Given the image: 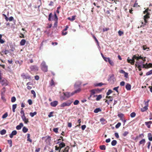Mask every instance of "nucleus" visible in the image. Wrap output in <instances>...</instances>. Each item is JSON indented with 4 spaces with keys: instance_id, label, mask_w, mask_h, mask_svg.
<instances>
[{
    "instance_id": "2",
    "label": "nucleus",
    "mask_w": 152,
    "mask_h": 152,
    "mask_svg": "<svg viewBox=\"0 0 152 152\" xmlns=\"http://www.w3.org/2000/svg\"><path fill=\"white\" fill-rule=\"evenodd\" d=\"M41 69L44 72H46L48 71V66L46 65L45 62L43 61L41 64Z\"/></svg>"
},
{
    "instance_id": "7",
    "label": "nucleus",
    "mask_w": 152,
    "mask_h": 152,
    "mask_svg": "<svg viewBox=\"0 0 152 152\" xmlns=\"http://www.w3.org/2000/svg\"><path fill=\"white\" fill-rule=\"evenodd\" d=\"M100 91V90L99 89H96L91 90L90 92H91L90 94L93 96L94 94H97Z\"/></svg>"
},
{
    "instance_id": "47",
    "label": "nucleus",
    "mask_w": 152,
    "mask_h": 152,
    "mask_svg": "<svg viewBox=\"0 0 152 152\" xmlns=\"http://www.w3.org/2000/svg\"><path fill=\"white\" fill-rule=\"evenodd\" d=\"M31 93L33 94V96L34 98H35L36 97V94L35 91L33 90H31Z\"/></svg>"
},
{
    "instance_id": "8",
    "label": "nucleus",
    "mask_w": 152,
    "mask_h": 152,
    "mask_svg": "<svg viewBox=\"0 0 152 152\" xmlns=\"http://www.w3.org/2000/svg\"><path fill=\"white\" fill-rule=\"evenodd\" d=\"M30 68L31 71H37L38 69V67L35 65L31 66L30 67Z\"/></svg>"
},
{
    "instance_id": "25",
    "label": "nucleus",
    "mask_w": 152,
    "mask_h": 152,
    "mask_svg": "<svg viewBox=\"0 0 152 152\" xmlns=\"http://www.w3.org/2000/svg\"><path fill=\"white\" fill-rule=\"evenodd\" d=\"M144 137V134H143L142 133L141 134H140L139 135V136H136L135 137V140L137 139L140 137L142 138Z\"/></svg>"
},
{
    "instance_id": "36",
    "label": "nucleus",
    "mask_w": 152,
    "mask_h": 152,
    "mask_svg": "<svg viewBox=\"0 0 152 152\" xmlns=\"http://www.w3.org/2000/svg\"><path fill=\"white\" fill-rule=\"evenodd\" d=\"M97 98L96 99V101L99 100L102 98V96L101 95H97Z\"/></svg>"
},
{
    "instance_id": "42",
    "label": "nucleus",
    "mask_w": 152,
    "mask_h": 152,
    "mask_svg": "<svg viewBox=\"0 0 152 152\" xmlns=\"http://www.w3.org/2000/svg\"><path fill=\"white\" fill-rule=\"evenodd\" d=\"M23 131L24 133L28 131V129L26 127H24L23 128Z\"/></svg>"
},
{
    "instance_id": "15",
    "label": "nucleus",
    "mask_w": 152,
    "mask_h": 152,
    "mask_svg": "<svg viewBox=\"0 0 152 152\" xmlns=\"http://www.w3.org/2000/svg\"><path fill=\"white\" fill-rule=\"evenodd\" d=\"M150 67H152V64L149 63L148 65H147L146 66H145V65H142V68H143L148 69Z\"/></svg>"
},
{
    "instance_id": "43",
    "label": "nucleus",
    "mask_w": 152,
    "mask_h": 152,
    "mask_svg": "<svg viewBox=\"0 0 152 152\" xmlns=\"http://www.w3.org/2000/svg\"><path fill=\"white\" fill-rule=\"evenodd\" d=\"M7 142L10 144V147H11L12 146V142L11 140H7Z\"/></svg>"
},
{
    "instance_id": "27",
    "label": "nucleus",
    "mask_w": 152,
    "mask_h": 152,
    "mask_svg": "<svg viewBox=\"0 0 152 152\" xmlns=\"http://www.w3.org/2000/svg\"><path fill=\"white\" fill-rule=\"evenodd\" d=\"M53 17L52 14V13H50L48 16V20L49 21H51L52 20V18Z\"/></svg>"
},
{
    "instance_id": "49",
    "label": "nucleus",
    "mask_w": 152,
    "mask_h": 152,
    "mask_svg": "<svg viewBox=\"0 0 152 152\" xmlns=\"http://www.w3.org/2000/svg\"><path fill=\"white\" fill-rule=\"evenodd\" d=\"M8 116V113H4L2 116V118H6Z\"/></svg>"
},
{
    "instance_id": "6",
    "label": "nucleus",
    "mask_w": 152,
    "mask_h": 152,
    "mask_svg": "<svg viewBox=\"0 0 152 152\" xmlns=\"http://www.w3.org/2000/svg\"><path fill=\"white\" fill-rule=\"evenodd\" d=\"M109 78L108 79V81H109L111 84H113L114 81V76L113 75H112L109 76Z\"/></svg>"
},
{
    "instance_id": "38",
    "label": "nucleus",
    "mask_w": 152,
    "mask_h": 152,
    "mask_svg": "<svg viewBox=\"0 0 152 152\" xmlns=\"http://www.w3.org/2000/svg\"><path fill=\"white\" fill-rule=\"evenodd\" d=\"M136 66H137V67L138 68L139 71H140L141 70V65L139 64V63L138 64H136L135 65Z\"/></svg>"
},
{
    "instance_id": "39",
    "label": "nucleus",
    "mask_w": 152,
    "mask_h": 152,
    "mask_svg": "<svg viewBox=\"0 0 152 152\" xmlns=\"http://www.w3.org/2000/svg\"><path fill=\"white\" fill-rule=\"evenodd\" d=\"M53 20H54L55 21H57L58 20V17L56 13H55L54 19H52Z\"/></svg>"
},
{
    "instance_id": "3",
    "label": "nucleus",
    "mask_w": 152,
    "mask_h": 152,
    "mask_svg": "<svg viewBox=\"0 0 152 152\" xmlns=\"http://www.w3.org/2000/svg\"><path fill=\"white\" fill-rule=\"evenodd\" d=\"M72 102V101L70 100H68L67 101L63 102L60 105L61 107H64L66 106H69L70 105Z\"/></svg>"
},
{
    "instance_id": "26",
    "label": "nucleus",
    "mask_w": 152,
    "mask_h": 152,
    "mask_svg": "<svg viewBox=\"0 0 152 152\" xmlns=\"http://www.w3.org/2000/svg\"><path fill=\"white\" fill-rule=\"evenodd\" d=\"M37 114V112H34V113L31 112L29 113V115L31 116V117H33L35 115H36Z\"/></svg>"
},
{
    "instance_id": "61",
    "label": "nucleus",
    "mask_w": 152,
    "mask_h": 152,
    "mask_svg": "<svg viewBox=\"0 0 152 152\" xmlns=\"http://www.w3.org/2000/svg\"><path fill=\"white\" fill-rule=\"evenodd\" d=\"M124 77H126V78H128V73L127 72H125L124 73Z\"/></svg>"
},
{
    "instance_id": "16",
    "label": "nucleus",
    "mask_w": 152,
    "mask_h": 152,
    "mask_svg": "<svg viewBox=\"0 0 152 152\" xmlns=\"http://www.w3.org/2000/svg\"><path fill=\"white\" fill-rule=\"evenodd\" d=\"M51 140V137L49 136H48L47 137L45 140V142L49 144L50 143V142Z\"/></svg>"
},
{
    "instance_id": "32",
    "label": "nucleus",
    "mask_w": 152,
    "mask_h": 152,
    "mask_svg": "<svg viewBox=\"0 0 152 152\" xmlns=\"http://www.w3.org/2000/svg\"><path fill=\"white\" fill-rule=\"evenodd\" d=\"M99 148L101 150H105L106 146L104 145H101L99 146Z\"/></svg>"
},
{
    "instance_id": "58",
    "label": "nucleus",
    "mask_w": 152,
    "mask_h": 152,
    "mask_svg": "<svg viewBox=\"0 0 152 152\" xmlns=\"http://www.w3.org/2000/svg\"><path fill=\"white\" fill-rule=\"evenodd\" d=\"M124 115L122 113L119 114H118V116L120 118H123Z\"/></svg>"
},
{
    "instance_id": "45",
    "label": "nucleus",
    "mask_w": 152,
    "mask_h": 152,
    "mask_svg": "<svg viewBox=\"0 0 152 152\" xmlns=\"http://www.w3.org/2000/svg\"><path fill=\"white\" fill-rule=\"evenodd\" d=\"M69 149V146H67L64 149V152H68Z\"/></svg>"
},
{
    "instance_id": "54",
    "label": "nucleus",
    "mask_w": 152,
    "mask_h": 152,
    "mask_svg": "<svg viewBox=\"0 0 152 152\" xmlns=\"http://www.w3.org/2000/svg\"><path fill=\"white\" fill-rule=\"evenodd\" d=\"M129 133V132L126 131L123 134V135L124 137H126L127 135V134H128Z\"/></svg>"
},
{
    "instance_id": "55",
    "label": "nucleus",
    "mask_w": 152,
    "mask_h": 152,
    "mask_svg": "<svg viewBox=\"0 0 152 152\" xmlns=\"http://www.w3.org/2000/svg\"><path fill=\"white\" fill-rule=\"evenodd\" d=\"M113 91L110 89L107 92V95L108 96L110 95V94L112 93Z\"/></svg>"
},
{
    "instance_id": "37",
    "label": "nucleus",
    "mask_w": 152,
    "mask_h": 152,
    "mask_svg": "<svg viewBox=\"0 0 152 152\" xmlns=\"http://www.w3.org/2000/svg\"><path fill=\"white\" fill-rule=\"evenodd\" d=\"M100 121L101 122L102 124H104L106 123V121L103 118H101L100 119Z\"/></svg>"
},
{
    "instance_id": "60",
    "label": "nucleus",
    "mask_w": 152,
    "mask_h": 152,
    "mask_svg": "<svg viewBox=\"0 0 152 152\" xmlns=\"http://www.w3.org/2000/svg\"><path fill=\"white\" fill-rule=\"evenodd\" d=\"M110 59V58H107L105 57L104 58H103L104 60L107 62H108V61Z\"/></svg>"
},
{
    "instance_id": "50",
    "label": "nucleus",
    "mask_w": 152,
    "mask_h": 152,
    "mask_svg": "<svg viewBox=\"0 0 152 152\" xmlns=\"http://www.w3.org/2000/svg\"><path fill=\"white\" fill-rule=\"evenodd\" d=\"M136 113L134 112H132L130 114V116L132 118H134L135 117Z\"/></svg>"
},
{
    "instance_id": "53",
    "label": "nucleus",
    "mask_w": 152,
    "mask_h": 152,
    "mask_svg": "<svg viewBox=\"0 0 152 152\" xmlns=\"http://www.w3.org/2000/svg\"><path fill=\"white\" fill-rule=\"evenodd\" d=\"M121 125V123L120 122H118L115 126L116 128H118Z\"/></svg>"
},
{
    "instance_id": "19",
    "label": "nucleus",
    "mask_w": 152,
    "mask_h": 152,
    "mask_svg": "<svg viewBox=\"0 0 152 152\" xmlns=\"http://www.w3.org/2000/svg\"><path fill=\"white\" fill-rule=\"evenodd\" d=\"M66 145L63 142H61L59 144V147L60 148V150H61V149L65 146Z\"/></svg>"
},
{
    "instance_id": "44",
    "label": "nucleus",
    "mask_w": 152,
    "mask_h": 152,
    "mask_svg": "<svg viewBox=\"0 0 152 152\" xmlns=\"http://www.w3.org/2000/svg\"><path fill=\"white\" fill-rule=\"evenodd\" d=\"M108 62L112 66H113L114 65V63L113 61L112 60H110V59L108 61Z\"/></svg>"
},
{
    "instance_id": "30",
    "label": "nucleus",
    "mask_w": 152,
    "mask_h": 152,
    "mask_svg": "<svg viewBox=\"0 0 152 152\" xmlns=\"http://www.w3.org/2000/svg\"><path fill=\"white\" fill-rule=\"evenodd\" d=\"M20 113L21 115V117H23V116H24L25 115V113L23 108H22L21 109Z\"/></svg>"
},
{
    "instance_id": "59",
    "label": "nucleus",
    "mask_w": 152,
    "mask_h": 152,
    "mask_svg": "<svg viewBox=\"0 0 152 152\" xmlns=\"http://www.w3.org/2000/svg\"><path fill=\"white\" fill-rule=\"evenodd\" d=\"M28 103L30 105L32 104V100L30 99H29L28 100Z\"/></svg>"
},
{
    "instance_id": "63",
    "label": "nucleus",
    "mask_w": 152,
    "mask_h": 152,
    "mask_svg": "<svg viewBox=\"0 0 152 152\" xmlns=\"http://www.w3.org/2000/svg\"><path fill=\"white\" fill-rule=\"evenodd\" d=\"M118 88H119V86L114 87L113 88V90L117 92L118 93Z\"/></svg>"
},
{
    "instance_id": "35",
    "label": "nucleus",
    "mask_w": 152,
    "mask_h": 152,
    "mask_svg": "<svg viewBox=\"0 0 152 152\" xmlns=\"http://www.w3.org/2000/svg\"><path fill=\"white\" fill-rule=\"evenodd\" d=\"M0 134L1 135H3L5 134L6 133V130L4 129L1 130L0 131Z\"/></svg>"
},
{
    "instance_id": "23",
    "label": "nucleus",
    "mask_w": 152,
    "mask_h": 152,
    "mask_svg": "<svg viewBox=\"0 0 152 152\" xmlns=\"http://www.w3.org/2000/svg\"><path fill=\"white\" fill-rule=\"evenodd\" d=\"M148 140L150 141H152V134L150 133H149L148 134Z\"/></svg>"
},
{
    "instance_id": "14",
    "label": "nucleus",
    "mask_w": 152,
    "mask_h": 152,
    "mask_svg": "<svg viewBox=\"0 0 152 152\" xmlns=\"http://www.w3.org/2000/svg\"><path fill=\"white\" fill-rule=\"evenodd\" d=\"M56 84V83L54 82L53 79H51L49 82L50 85L51 86L54 87Z\"/></svg>"
},
{
    "instance_id": "24",
    "label": "nucleus",
    "mask_w": 152,
    "mask_h": 152,
    "mask_svg": "<svg viewBox=\"0 0 152 152\" xmlns=\"http://www.w3.org/2000/svg\"><path fill=\"white\" fill-rule=\"evenodd\" d=\"M81 89L80 88H79L77 90H75L73 92H72V95H73L75 93H79Z\"/></svg>"
},
{
    "instance_id": "64",
    "label": "nucleus",
    "mask_w": 152,
    "mask_h": 152,
    "mask_svg": "<svg viewBox=\"0 0 152 152\" xmlns=\"http://www.w3.org/2000/svg\"><path fill=\"white\" fill-rule=\"evenodd\" d=\"M53 113V112H50L48 115V117L50 118L51 117L53 116V115H52Z\"/></svg>"
},
{
    "instance_id": "62",
    "label": "nucleus",
    "mask_w": 152,
    "mask_h": 152,
    "mask_svg": "<svg viewBox=\"0 0 152 152\" xmlns=\"http://www.w3.org/2000/svg\"><path fill=\"white\" fill-rule=\"evenodd\" d=\"M14 20V18L13 17L11 16L8 18V20L10 21H12Z\"/></svg>"
},
{
    "instance_id": "33",
    "label": "nucleus",
    "mask_w": 152,
    "mask_h": 152,
    "mask_svg": "<svg viewBox=\"0 0 152 152\" xmlns=\"http://www.w3.org/2000/svg\"><path fill=\"white\" fill-rule=\"evenodd\" d=\"M17 104H14L12 105V111L13 112H15V109L17 107Z\"/></svg>"
},
{
    "instance_id": "11",
    "label": "nucleus",
    "mask_w": 152,
    "mask_h": 152,
    "mask_svg": "<svg viewBox=\"0 0 152 152\" xmlns=\"http://www.w3.org/2000/svg\"><path fill=\"white\" fill-rule=\"evenodd\" d=\"M58 103L57 101H55L51 102L50 103V104L52 107H55L57 105Z\"/></svg>"
},
{
    "instance_id": "29",
    "label": "nucleus",
    "mask_w": 152,
    "mask_h": 152,
    "mask_svg": "<svg viewBox=\"0 0 152 152\" xmlns=\"http://www.w3.org/2000/svg\"><path fill=\"white\" fill-rule=\"evenodd\" d=\"M145 142V139H142L141 141H140L139 142V144H143V145H144V144Z\"/></svg>"
},
{
    "instance_id": "52",
    "label": "nucleus",
    "mask_w": 152,
    "mask_h": 152,
    "mask_svg": "<svg viewBox=\"0 0 152 152\" xmlns=\"http://www.w3.org/2000/svg\"><path fill=\"white\" fill-rule=\"evenodd\" d=\"M79 103V101L77 100H76L73 103L74 105H76L78 104Z\"/></svg>"
},
{
    "instance_id": "56",
    "label": "nucleus",
    "mask_w": 152,
    "mask_h": 152,
    "mask_svg": "<svg viewBox=\"0 0 152 152\" xmlns=\"http://www.w3.org/2000/svg\"><path fill=\"white\" fill-rule=\"evenodd\" d=\"M55 150L56 151H58L59 152H60L61 151V150H60V147H58L57 145H56L55 146Z\"/></svg>"
},
{
    "instance_id": "46",
    "label": "nucleus",
    "mask_w": 152,
    "mask_h": 152,
    "mask_svg": "<svg viewBox=\"0 0 152 152\" xmlns=\"http://www.w3.org/2000/svg\"><path fill=\"white\" fill-rule=\"evenodd\" d=\"M16 99L15 96H13L11 98V101L12 102H14L16 101Z\"/></svg>"
},
{
    "instance_id": "22",
    "label": "nucleus",
    "mask_w": 152,
    "mask_h": 152,
    "mask_svg": "<svg viewBox=\"0 0 152 152\" xmlns=\"http://www.w3.org/2000/svg\"><path fill=\"white\" fill-rule=\"evenodd\" d=\"M26 42V41L24 39H22L20 42V45H21L23 46L25 45Z\"/></svg>"
},
{
    "instance_id": "18",
    "label": "nucleus",
    "mask_w": 152,
    "mask_h": 152,
    "mask_svg": "<svg viewBox=\"0 0 152 152\" xmlns=\"http://www.w3.org/2000/svg\"><path fill=\"white\" fill-rule=\"evenodd\" d=\"M131 86L129 83H127L126 86V88L128 91L130 90L131 89Z\"/></svg>"
},
{
    "instance_id": "9",
    "label": "nucleus",
    "mask_w": 152,
    "mask_h": 152,
    "mask_svg": "<svg viewBox=\"0 0 152 152\" xmlns=\"http://www.w3.org/2000/svg\"><path fill=\"white\" fill-rule=\"evenodd\" d=\"M150 15V14L149 13H147L144 16V19L145 23H147L148 21L147 20V19L149 18L150 16L149 15Z\"/></svg>"
},
{
    "instance_id": "28",
    "label": "nucleus",
    "mask_w": 152,
    "mask_h": 152,
    "mask_svg": "<svg viewBox=\"0 0 152 152\" xmlns=\"http://www.w3.org/2000/svg\"><path fill=\"white\" fill-rule=\"evenodd\" d=\"M30 134H27V140L30 142H32V140L30 138Z\"/></svg>"
},
{
    "instance_id": "12",
    "label": "nucleus",
    "mask_w": 152,
    "mask_h": 152,
    "mask_svg": "<svg viewBox=\"0 0 152 152\" xmlns=\"http://www.w3.org/2000/svg\"><path fill=\"white\" fill-rule=\"evenodd\" d=\"M63 94H64V95L65 97H66L67 98H69L72 95V94H71L70 93L68 92H63Z\"/></svg>"
},
{
    "instance_id": "1",
    "label": "nucleus",
    "mask_w": 152,
    "mask_h": 152,
    "mask_svg": "<svg viewBox=\"0 0 152 152\" xmlns=\"http://www.w3.org/2000/svg\"><path fill=\"white\" fill-rule=\"evenodd\" d=\"M140 59H143V57H141V56H137V55H135L133 56L131 59H129V57H128L127 59V61L132 65H134L135 62V59H136L137 60L136 63L137 64L139 63V60Z\"/></svg>"
},
{
    "instance_id": "10",
    "label": "nucleus",
    "mask_w": 152,
    "mask_h": 152,
    "mask_svg": "<svg viewBox=\"0 0 152 152\" xmlns=\"http://www.w3.org/2000/svg\"><path fill=\"white\" fill-rule=\"evenodd\" d=\"M21 117L25 124H27L28 122L29 121L28 118H26L25 115L23 116V117Z\"/></svg>"
},
{
    "instance_id": "40",
    "label": "nucleus",
    "mask_w": 152,
    "mask_h": 152,
    "mask_svg": "<svg viewBox=\"0 0 152 152\" xmlns=\"http://www.w3.org/2000/svg\"><path fill=\"white\" fill-rule=\"evenodd\" d=\"M117 143V142L116 140H113L111 142V145L113 146H115L116 144Z\"/></svg>"
},
{
    "instance_id": "21",
    "label": "nucleus",
    "mask_w": 152,
    "mask_h": 152,
    "mask_svg": "<svg viewBox=\"0 0 152 152\" xmlns=\"http://www.w3.org/2000/svg\"><path fill=\"white\" fill-rule=\"evenodd\" d=\"M76 17V15H73L72 16V18L68 17L67 19L71 21H73L75 20Z\"/></svg>"
},
{
    "instance_id": "5",
    "label": "nucleus",
    "mask_w": 152,
    "mask_h": 152,
    "mask_svg": "<svg viewBox=\"0 0 152 152\" xmlns=\"http://www.w3.org/2000/svg\"><path fill=\"white\" fill-rule=\"evenodd\" d=\"M21 76L23 79H31V76L27 74H26L24 73H23L21 75Z\"/></svg>"
},
{
    "instance_id": "34",
    "label": "nucleus",
    "mask_w": 152,
    "mask_h": 152,
    "mask_svg": "<svg viewBox=\"0 0 152 152\" xmlns=\"http://www.w3.org/2000/svg\"><path fill=\"white\" fill-rule=\"evenodd\" d=\"M106 84L105 83H97L95 85L96 86H101L103 85H106Z\"/></svg>"
},
{
    "instance_id": "17",
    "label": "nucleus",
    "mask_w": 152,
    "mask_h": 152,
    "mask_svg": "<svg viewBox=\"0 0 152 152\" xmlns=\"http://www.w3.org/2000/svg\"><path fill=\"white\" fill-rule=\"evenodd\" d=\"M23 126V124L22 123H21L19 125H18L16 127V129L17 130H20L21 129L22 127Z\"/></svg>"
},
{
    "instance_id": "41",
    "label": "nucleus",
    "mask_w": 152,
    "mask_h": 152,
    "mask_svg": "<svg viewBox=\"0 0 152 152\" xmlns=\"http://www.w3.org/2000/svg\"><path fill=\"white\" fill-rule=\"evenodd\" d=\"M2 35L0 34V43L1 44H3L5 42V41L1 39Z\"/></svg>"
},
{
    "instance_id": "20",
    "label": "nucleus",
    "mask_w": 152,
    "mask_h": 152,
    "mask_svg": "<svg viewBox=\"0 0 152 152\" xmlns=\"http://www.w3.org/2000/svg\"><path fill=\"white\" fill-rule=\"evenodd\" d=\"M152 123V122L149 121L145 122V124L147 126V127L149 128H150V125Z\"/></svg>"
},
{
    "instance_id": "51",
    "label": "nucleus",
    "mask_w": 152,
    "mask_h": 152,
    "mask_svg": "<svg viewBox=\"0 0 152 152\" xmlns=\"http://www.w3.org/2000/svg\"><path fill=\"white\" fill-rule=\"evenodd\" d=\"M118 35L119 36H121L122 35L124 34V32L120 30H119L118 31Z\"/></svg>"
},
{
    "instance_id": "31",
    "label": "nucleus",
    "mask_w": 152,
    "mask_h": 152,
    "mask_svg": "<svg viewBox=\"0 0 152 152\" xmlns=\"http://www.w3.org/2000/svg\"><path fill=\"white\" fill-rule=\"evenodd\" d=\"M101 111V110L100 108H96L94 110V112L95 113H97Z\"/></svg>"
},
{
    "instance_id": "57",
    "label": "nucleus",
    "mask_w": 152,
    "mask_h": 152,
    "mask_svg": "<svg viewBox=\"0 0 152 152\" xmlns=\"http://www.w3.org/2000/svg\"><path fill=\"white\" fill-rule=\"evenodd\" d=\"M3 15L4 16L5 18V19L7 21H8V18L6 16V15L4 14H3Z\"/></svg>"
},
{
    "instance_id": "13",
    "label": "nucleus",
    "mask_w": 152,
    "mask_h": 152,
    "mask_svg": "<svg viewBox=\"0 0 152 152\" xmlns=\"http://www.w3.org/2000/svg\"><path fill=\"white\" fill-rule=\"evenodd\" d=\"M17 134V132L16 130L13 131L10 134L9 136L10 138H12L14 135H16Z\"/></svg>"
},
{
    "instance_id": "48",
    "label": "nucleus",
    "mask_w": 152,
    "mask_h": 152,
    "mask_svg": "<svg viewBox=\"0 0 152 152\" xmlns=\"http://www.w3.org/2000/svg\"><path fill=\"white\" fill-rule=\"evenodd\" d=\"M93 38L94 39L96 42L97 43V45H99V42H98V40L96 38V37L94 35H93Z\"/></svg>"
},
{
    "instance_id": "4",
    "label": "nucleus",
    "mask_w": 152,
    "mask_h": 152,
    "mask_svg": "<svg viewBox=\"0 0 152 152\" xmlns=\"http://www.w3.org/2000/svg\"><path fill=\"white\" fill-rule=\"evenodd\" d=\"M149 101V100H148L147 101L145 102V106L143 108L141 109V110L142 112H144L146 111L148 109V103Z\"/></svg>"
}]
</instances>
